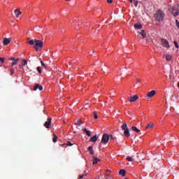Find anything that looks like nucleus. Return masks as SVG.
<instances>
[{"label":"nucleus","mask_w":179,"mask_h":179,"mask_svg":"<svg viewBox=\"0 0 179 179\" xmlns=\"http://www.w3.org/2000/svg\"><path fill=\"white\" fill-rule=\"evenodd\" d=\"M93 162L92 164H97V163H99V162H100V159L96 157H93Z\"/></svg>","instance_id":"obj_15"},{"label":"nucleus","mask_w":179,"mask_h":179,"mask_svg":"<svg viewBox=\"0 0 179 179\" xmlns=\"http://www.w3.org/2000/svg\"><path fill=\"white\" fill-rule=\"evenodd\" d=\"M83 177H85V175H81V176H80V179L83 178Z\"/></svg>","instance_id":"obj_39"},{"label":"nucleus","mask_w":179,"mask_h":179,"mask_svg":"<svg viewBox=\"0 0 179 179\" xmlns=\"http://www.w3.org/2000/svg\"><path fill=\"white\" fill-rule=\"evenodd\" d=\"M110 141H114V137L112 135H109Z\"/></svg>","instance_id":"obj_34"},{"label":"nucleus","mask_w":179,"mask_h":179,"mask_svg":"<svg viewBox=\"0 0 179 179\" xmlns=\"http://www.w3.org/2000/svg\"><path fill=\"white\" fill-rule=\"evenodd\" d=\"M138 99H139L138 95H134V96L129 97V101H130V103H134V101H136V100H138Z\"/></svg>","instance_id":"obj_7"},{"label":"nucleus","mask_w":179,"mask_h":179,"mask_svg":"<svg viewBox=\"0 0 179 179\" xmlns=\"http://www.w3.org/2000/svg\"><path fill=\"white\" fill-rule=\"evenodd\" d=\"M129 1L130 2V3H132V2H134V0H129Z\"/></svg>","instance_id":"obj_40"},{"label":"nucleus","mask_w":179,"mask_h":179,"mask_svg":"<svg viewBox=\"0 0 179 179\" xmlns=\"http://www.w3.org/2000/svg\"><path fill=\"white\" fill-rule=\"evenodd\" d=\"M119 173L122 176V177H125V174H127V171H124V169H121L119 171Z\"/></svg>","instance_id":"obj_22"},{"label":"nucleus","mask_w":179,"mask_h":179,"mask_svg":"<svg viewBox=\"0 0 179 179\" xmlns=\"http://www.w3.org/2000/svg\"><path fill=\"white\" fill-rule=\"evenodd\" d=\"M11 61H13L11 64V66H14V65H16L17 64V61H19V59H15V57H11L10 58Z\"/></svg>","instance_id":"obj_12"},{"label":"nucleus","mask_w":179,"mask_h":179,"mask_svg":"<svg viewBox=\"0 0 179 179\" xmlns=\"http://www.w3.org/2000/svg\"><path fill=\"white\" fill-rule=\"evenodd\" d=\"M43 43L42 41L35 39L34 48L36 51H38V48H43Z\"/></svg>","instance_id":"obj_3"},{"label":"nucleus","mask_w":179,"mask_h":179,"mask_svg":"<svg viewBox=\"0 0 179 179\" xmlns=\"http://www.w3.org/2000/svg\"><path fill=\"white\" fill-rule=\"evenodd\" d=\"M93 115H94V120H97V118H99V116L97 115V113L94 112Z\"/></svg>","instance_id":"obj_27"},{"label":"nucleus","mask_w":179,"mask_h":179,"mask_svg":"<svg viewBox=\"0 0 179 179\" xmlns=\"http://www.w3.org/2000/svg\"><path fill=\"white\" fill-rule=\"evenodd\" d=\"M171 13L176 17L179 15V6L174 7L171 11Z\"/></svg>","instance_id":"obj_6"},{"label":"nucleus","mask_w":179,"mask_h":179,"mask_svg":"<svg viewBox=\"0 0 179 179\" xmlns=\"http://www.w3.org/2000/svg\"><path fill=\"white\" fill-rule=\"evenodd\" d=\"M81 124H83V122H82V121H80V120H78L77 121V123H75V125H79L80 126Z\"/></svg>","instance_id":"obj_28"},{"label":"nucleus","mask_w":179,"mask_h":179,"mask_svg":"<svg viewBox=\"0 0 179 179\" xmlns=\"http://www.w3.org/2000/svg\"><path fill=\"white\" fill-rule=\"evenodd\" d=\"M97 139H98V137H97V136H94L93 137H91L90 138V142H96L97 141Z\"/></svg>","instance_id":"obj_17"},{"label":"nucleus","mask_w":179,"mask_h":179,"mask_svg":"<svg viewBox=\"0 0 179 179\" xmlns=\"http://www.w3.org/2000/svg\"><path fill=\"white\" fill-rule=\"evenodd\" d=\"M67 145H68V146H73V144L72 143H71L70 141H68Z\"/></svg>","instance_id":"obj_35"},{"label":"nucleus","mask_w":179,"mask_h":179,"mask_svg":"<svg viewBox=\"0 0 179 179\" xmlns=\"http://www.w3.org/2000/svg\"><path fill=\"white\" fill-rule=\"evenodd\" d=\"M14 12L15 13H16L15 15L16 17H19V16L22 15V12H20V10L19 8L15 9Z\"/></svg>","instance_id":"obj_14"},{"label":"nucleus","mask_w":179,"mask_h":179,"mask_svg":"<svg viewBox=\"0 0 179 179\" xmlns=\"http://www.w3.org/2000/svg\"><path fill=\"white\" fill-rule=\"evenodd\" d=\"M108 3H113V0H107Z\"/></svg>","instance_id":"obj_38"},{"label":"nucleus","mask_w":179,"mask_h":179,"mask_svg":"<svg viewBox=\"0 0 179 179\" xmlns=\"http://www.w3.org/2000/svg\"><path fill=\"white\" fill-rule=\"evenodd\" d=\"M83 131L85 132L87 136H92V133L90 132V131L87 130L86 128L83 129Z\"/></svg>","instance_id":"obj_16"},{"label":"nucleus","mask_w":179,"mask_h":179,"mask_svg":"<svg viewBox=\"0 0 179 179\" xmlns=\"http://www.w3.org/2000/svg\"><path fill=\"white\" fill-rule=\"evenodd\" d=\"M11 75H13V70H11Z\"/></svg>","instance_id":"obj_41"},{"label":"nucleus","mask_w":179,"mask_h":179,"mask_svg":"<svg viewBox=\"0 0 179 179\" xmlns=\"http://www.w3.org/2000/svg\"><path fill=\"white\" fill-rule=\"evenodd\" d=\"M28 44H29V45H34V44H36V42L34 40H29L28 42H27Z\"/></svg>","instance_id":"obj_24"},{"label":"nucleus","mask_w":179,"mask_h":179,"mask_svg":"<svg viewBox=\"0 0 179 179\" xmlns=\"http://www.w3.org/2000/svg\"><path fill=\"white\" fill-rule=\"evenodd\" d=\"M26 65H27V61L25 59L22 60V66H26Z\"/></svg>","instance_id":"obj_26"},{"label":"nucleus","mask_w":179,"mask_h":179,"mask_svg":"<svg viewBox=\"0 0 179 179\" xmlns=\"http://www.w3.org/2000/svg\"><path fill=\"white\" fill-rule=\"evenodd\" d=\"M121 128L124 131V135L126 138H129L131 136V134H129V129L128 128V125L127 123L123 124L121 126Z\"/></svg>","instance_id":"obj_2"},{"label":"nucleus","mask_w":179,"mask_h":179,"mask_svg":"<svg viewBox=\"0 0 179 179\" xmlns=\"http://www.w3.org/2000/svg\"><path fill=\"white\" fill-rule=\"evenodd\" d=\"M161 43L162 45L165 48H170V44L169 43V41L166 39H161Z\"/></svg>","instance_id":"obj_5"},{"label":"nucleus","mask_w":179,"mask_h":179,"mask_svg":"<svg viewBox=\"0 0 179 179\" xmlns=\"http://www.w3.org/2000/svg\"><path fill=\"white\" fill-rule=\"evenodd\" d=\"M141 36H142L143 38H146V32L145 30H142L141 32H138Z\"/></svg>","instance_id":"obj_20"},{"label":"nucleus","mask_w":179,"mask_h":179,"mask_svg":"<svg viewBox=\"0 0 179 179\" xmlns=\"http://www.w3.org/2000/svg\"><path fill=\"white\" fill-rule=\"evenodd\" d=\"M50 126H51V117H48V121L45 122L44 124V127H45V128H50Z\"/></svg>","instance_id":"obj_8"},{"label":"nucleus","mask_w":179,"mask_h":179,"mask_svg":"<svg viewBox=\"0 0 179 179\" xmlns=\"http://www.w3.org/2000/svg\"><path fill=\"white\" fill-rule=\"evenodd\" d=\"M36 69H37V71L38 72V73H41V67L38 66Z\"/></svg>","instance_id":"obj_31"},{"label":"nucleus","mask_w":179,"mask_h":179,"mask_svg":"<svg viewBox=\"0 0 179 179\" xmlns=\"http://www.w3.org/2000/svg\"><path fill=\"white\" fill-rule=\"evenodd\" d=\"M57 139H58V137L57 136V135H55V134H53L52 142H54V143H55L57 142Z\"/></svg>","instance_id":"obj_25"},{"label":"nucleus","mask_w":179,"mask_h":179,"mask_svg":"<svg viewBox=\"0 0 179 179\" xmlns=\"http://www.w3.org/2000/svg\"><path fill=\"white\" fill-rule=\"evenodd\" d=\"M173 44L175 45V47L176 48H179V46H178V43L177 42V41H174L173 42Z\"/></svg>","instance_id":"obj_30"},{"label":"nucleus","mask_w":179,"mask_h":179,"mask_svg":"<svg viewBox=\"0 0 179 179\" xmlns=\"http://www.w3.org/2000/svg\"><path fill=\"white\" fill-rule=\"evenodd\" d=\"M42 66H44V68H47V66L44 64V62H41Z\"/></svg>","instance_id":"obj_36"},{"label":"nucleus","mask_w":179,"mask_h":179,"mask_svg":"<svg viewBox=\"0 0 179 179\" xmlns=\"http://www.w3.org/2000/svg\"><path fill=\"white\" fill-rule=\"evenodd\" d=\"M110 141V136L107 134H104L102 136L101 143H107Z\"/></svg>","instance_id":"obj_4"},{"label":"nucleus","mask_w":179,"mask_h":179,"mask_svg":"<svg viewBox=\"0 0 179 179\" xmlns=\"http://www.w3.org/2000/svg\"><path fill=\"white\" fill-rule=\"evenodd\" d=\"M134 6H136V8L138 6V1H133Z\"/></svg>","instance_id":"obj_33"},{"label":"nucleus","mask_w":179,"mask_h":179,"mask_svg":"<svg viewBox=\"0 0 179 179\" xmlns=\"http://www.w3.org/2000/svg\"><path fill=\"white\" fill-rule=\"evenodd\" d=\"M155 94H156V91L152 90L147 94V97H153V96H155Z\"/></svg>","instance_id":"obj_11"},{"label":"nucleus","mask_w":179,"mask_h":179,"mask_svg":"<svg viewBox=\"0 0 179 179\" xmlns=\"http://www.w3.org/2000/svg\"><path fill=\"white\" fill-rule=\"evenodd\" d=\"M136 82L138 83H141V78H136Z\"/></svg>","instance_id":"obj_37"},{"label":"nucleus","mask_w":179,"mask_h":179,"mask_svg":"<svg viewBox=\"0 0 179 179\" xmlns=\"http://www.w3.org/2000/svg\"><path fill=\"white\" fill-rule=\"evenodd\" d=\"M155 127V124L153 123H150L147 125V127H145V129H150L152 128Z\"/></svg>","instance_id":"obj_18"},{"label":"nucleus","mask_w":179,"mask_h":179,"mask_svg":"<svg viewBox=\"0 0 179 179\" xmlns=\"http://www.w3.org/2000/svg\"><path fill=\"white\" fill-rule=\"evenodd\" d=\"M0 62H2V64H3L5 62V58L0 57Z\"/></svg>","instance_id":"obj_32"},{"label":"nucleus","mask_w":179,"mask_h":179,"mask_svg":"<svg viewBox=\"0 0 179 179\" xmlns=\"http://www.w3.org/2000/svg\"><path fill=\"white\" fill-rule=\"evenodd\" d=\"M131 131H134V132H137V133L141 132V130L135 126L131 127Z\"/></svg>","instance_id":"obj_19"},{"label":"nucleus","mask_w":179,"mask_h":179,"mask_svg":"<svg viewBox=\"0 0 179 179\" xmlns=\"http://www.w3.org/2000/svg\"><path fill=\"white\" fill-rule=\"evenodd\" d=\"M65 1H71V0H65Z\"/></svg>","instance_id":"obj_43"},{"label":"nucleus","mask_w":179,"mask_h":179,"mask_svg":"<svg viewBox=\"0 0 179 179\" xmlns=\"http://www.w3.org/2000/svg\"><path fill=\"white\" fill-rule=\"evenodd\" d=\"M11 40L12 39H10V38H4L3 40V45H8V44H10Z\"/></svg>","instance_id":"obj_9"},{"label":"nucleus","mask_w":179,"mask_h":179,"mask_svg":"<svg viewBox=\"0 0 179 179\" xmlns=\"http://www.w3.org/2000/svg\"><path fill=\"white\" fill-rule=\"evenodd\" d=\"M34 90L36 92V90H40L41 92V90H43V86L38 85V84H36L34 87Z\"/></svg>","instance_id":"obj_10"},{"label":"nucleus","mask_w":179,"mask_h":179,"mask_svg":"<svg viewBox=\"0 0 179 179\" xmlns=\"http://www.w3.org/2000/svg\"><path fill=\"white\" fill-rule=\"evenodd\" d=\"M87 176V174H85V175H84V176Z\"/></svg>","instance_id":"obj_42"},{"label":"nucleus","mask_w":179,"mask_h":179,"mask_svg":"<svg viewBox=\"0 0 179 179\" xmlns=\"http://www.w3.org/2000/svg\"><path fill=\"white\" fill-rule=\"evenodd\" d=\"M164 12L162 10H158L154 14V19H155L157 22H163V20H164Z\"/></svg>","instance_id":"obj_1"},{"label":"nucleus","mask_w":179,"mask_h":179,"mask_svg":"<svg viewBox=\"0 0 179 179\" xmlns=\"http://www.w3.org/2000/svg\"><path fill=\"white\" fill-rule=\"evenodd\" d=\"M88 150L90 152V155H94V151L93 150V146H89Z\"/></svg>","instance_id":"obj_21"},{"label":"nucleus","mask_w":179,"mask_h":179,"mask_svg":"<svg viewBox=\"0 0 179 179\" xmlns=\"http://www.w3.org/2000/svg\"><path fill=\"white\" fill-rule=\"evenodd\" d=\"M126 159H127L128 162H134V159L131 157H127Z\"/></svg>","instance_id":"obj_29"},{"label":"nucleus","mask_w":179,"mask_h":179,"mask_svg":"<svg viewBox=\"0 0 179 179\" xmlns=\"http://www.w3.org/2000/svg\"><path fill=\"white\" fill-rule=\"evenodd\" d=\"M166 57V61L170 62L173 61V56L171 55H164V58Z\"/></svg>","instance_id":"obj_13"},{"label":"nucleus","mask_w":179,"mask_h":179,"mask_svg":"<svg viewBox=\"0 0 179 179\" xmlns=\"http://www.w3.org/2000/svg\"><path fill=\"white\" fill-rule=\"evenodd\" d=\"M134 27H135V29H141L142 28V24H141L140 23H138V24H134Z\"/></svg>","instance_id":"obj_23"}]
</instances>
